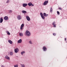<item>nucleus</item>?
Masks as SVG:
<instances>
[{"instance_id":"obj_3","label":"nucleus","mask_w":67,"mask_h":67,"mask_svg":"<svg viewBox=\"0 0 67 67\" xmlns=\"http://www.w3.org/2000/svg\"><path fill=\"white\" fill-rule=\"evenodd\" d=\"M40 14L41 15V18H42V19H45V17L43 15V13H40Z\"/></svg>"},{"instance_id":"obj_17","label":"nucleus","mask_w":67,"mask_h":67,"mask_svg":"<svg viewBox=\"0 0 67 67\" xmlns=\"http://www.w3.org/2000/svg\"><path fill=\"white\" fill-rule=\"evenodd\" d=\"M5 58L7 59H9V60H10V58L8 57V56L6 55L5 57Z\"/></svg>"},{"instance_id":"obj_6","label":"nucleus","mask_w":67,"mask_h":67,"mask_svg":"<svg viewBox=\"0 0 67 67\" xmlns=\"http://www.w3.org/2000/svg\"><path fill=\"white\" fill-rule=\"evenodd\" d=\"M43 49L44 51H46V50H47V48L45 46L43 47Z\"/></svg>"},{"instance_id":"obj_33","label":"nucleus","mask_w":67,"mask_h":67,"mask_svg":"<svg viewBox=\"0 0 67 67\" xmlns=\"http://www.w3.org/2000/svg\"><path fill=\"white\" fill-rule=\"evenodd\" d=\"M34 4H31V6H32V7H33V6H34Z\"/></svg>"},{"instance_id":"obj_14","label":"nucleus","mask_w":67,"mask_h":67,"mask_svg":"<svg viewBox=\"0 0 67 67\" xmlns=\"http://www.w3.org/2000/svg\"><path fill=\"white\" fill-rule=\"evenodd\" d=\"M22 42V40L20 39L19 40H18V43H21Z\"/></svg>"},{"instance_id":"obj_26","label":"nucleus","mask_w":67,"mask_h":67,"mask_svg":"<svg viewBox=\"0 0 67 67\" xmlns=\"http://www.w3.org/2000/svg\"><path fill=\"white\" fill-rule=\"evenodd\" d=\"M53 35H54V36H55V35H56V34L55 33H53Z\"/></svg>"},{"instance_id":"obj_2","label":"nucleus","mask_w":67,"mask_h":67,"mask_svg":"<svg viewBox=\"0 0 67 67\" xmlns=\"http://www.w3.org/2000/svg\"><path fill=\"white\" fill-rule=\"evenodd\" d=\"M48 1H46L43 4V5H47V4H48Z\"/></svg>"},{"instance_id":"obj_12","label":"nucleus","mask_w":67,"mask_h":67,"mask_svg":"<svg viewBox=\"0 0 67 67\" xmlns=\"http://www.w3.org/2000/svg\"><path fill=\"white\" fill-rule=\"evenodd\" d=\"M8 42L10 44H12L13 43V42H12V41H11V40H8Z\"/></svg>"},{"instance_id":"obj_28","label":"nucleus","mask_w":67,"mask_h":67,"mask_svg":"<svg viewBox=\"0 0 67 67\" xmlns=\"http://www.w3.org/2000/svg\"><path fill=\"white\" fill-rule=\"evenodd\" d=\"M23 27H20V30H22V29H23Z\"/></svg>"},{"instance_id":"obj_35","label":"nucleus","mask_w":67,"mask_h":67,"mask_svg":"<svg viewBox=\"0 0 67 67\" xmlns=\"http://www.w3.org/2000/svg\"><path fill=\"white\" fill-rule=\"evenodd\" d=\"M66 38H65V41H66Z\"/></svg>"},{"instance_id":"obj_5","label":"nucleus","mask_w":67,"mask_h":67,"mask_svg":"<svg viewBox=\"0 0 67 67\" xmlns=\"http://www.w3.org/2000/svg\"><path fill=\"white\" fill-rule=\"evenodd\" d=\"M26 18L27 19V20L28 21H30V20H31V19H30V17L29 16H26Z\"/></svg>"},{"instance_id":"obj_32","label":"nucleus","mask_w":67,"mask_h":67,"mask_svg":"<svg viewBox=\"0 0 67 67\" xmlns=\"http://www.w3.org/2000/svg\"><path fill=\"white\" fill-rule=\"evenodd\" d=\"M1 67H4V66L3 65H1Z\"/></svg>"},{"instance_id":"obj_21","label":"nucleus","mask_w":67,"mask_h":67,"mask_svg":"<svg viewBox=\"0 0 67 67\" xmlns=\"http://www.w3.org/2000/svg\"><path fill=\"white\" fill-rule=\"evenodd\" d=\"M24 53H25V52L24 51H23L21 53V55H23V54H24Z\"/></svg>"},{"instance_id":"obj_20","label":"nucleus","mask_w":67,"mask_h":67,"mask_svg":"<svg viewBox=\"0 0 67 67\" xmlns=\"http://www.w3.org/2000/svg\"><path fill=\"white\" fill-rule=\"evenodd\" d=\"M7 33L8 34V35H10V33L8 31H6Z\"/></svg>"},{"instance_id":"obj_30","label":"nucleus","mask_w":67,"mask_h":67,"mask_svg":"<svg viewBox=\"0 0 67 67\" xmlns=\"http://www.w3.org/2000/svg\"><path fill=\"white\" fill-rule=\"evenodd\" d=\"M9 2V0H8L7 2H6V3H8V2Z\"/></svg>"},{"instance_id":"obj_27","label":"nucleus","mask_w":67,"mask_h":67,"mask_svg":"<svg viewBox=\"0 0 67 67\" xmlns=\"http://www.w3.org/2000/svg\"><path fill=\"white\" fill-rule=\"evenodd\" d=\"M9 13H11L12 12V11H11V10H9Z\"/></svg>"},{"instance_id":"obj_8","label":"nucleus","mask_w":67,"mask_h":67,"mask_svg":"<svg viewBox=\"0 0 67 67\" xmlns=\"http://www.w3.org/2000/svg\"><path fill=\"white\" fill-rule=\"evenodd\" d=\"M8 17L7 16H5L4 18V19L5 20H8Z\"/></svg>"},{"instance_id":"obj_31","label":"nucleus","mask_w":67,"mask_h":67,"mask_svg":"<svg viewBox=\"0 0 67 67\" xmlns=\"http://www.w3.org/2000/svg\"><path fill=\"white\" fill-rule=\"evenodd\" d=\"M29 43H30V44H32V42L31 41H29Z\"/></svg>"},{"instance_id":"obj_18","label":"nucleus","mask_w":67,"mask_h":67,"mask_svg":"<svg viewBox=\"0 0 67 67\" xmlns=\"http://www.w3.org/2000/svg\"><path fill=\"white\" fill-rule=\"evenodd\" d=\"M50 12H53V9L51 7V9H50Z\"/></svg>"},{"instance_id":"obj_4","label":"nucleus","mask_w":67,"mask_h":67,"mask_svg":"<svg viewBox=\"0 0 67 67\" xmlns=\"http://www.w3.org/2000/svg\"><path fill=\"white\" fill-rule=\"evenodd\" d=\"M14 51L15 53H17L19 52V49H18V48H16L15 49Z\"/></svg>"},{"instance_id":"obj_13","label":"nucleus","mask_w":67,"mask_h":67,"mask_svg":"<svg viewBox=\"0 0 67 67\" xmlns=\"http://www.w3.org/2000/svg\"><path fill=\"white\" fill-rule=\"evenodd\" d=\"M19 34L20 36H23V34L22 33L20 32Z\"/></svg>"},{"instance_id":"obj_9","label":"nucleus","mask_w":67,"mask_h":67,"mask_svg":"<svg viewBox=\"0 0 67 67\" xmlns=\"http://www.w3.org/2000/svg\"><path fill=\"white\" fill-rule=\"evenodd\" d=\"M0 23H2V22H3V19H2V17L0 18Z\"/></svg>"},{"instance_id":"obj_10","label":"nucleus","mask_w":67,"mask_h":67,"mask_svg":"<svg viewBox=\"0 0 67 67\" xmlns=\"http://www.w3.org/2000/svg\"><path fill=\"white\" fill-rule=\"evenodd\" d=\"M23 5L24 7H26V6L27 5V4L24 3L23 4Z\"/></svg>"},{"instance_id":"obj_1","label":"nucleus","mask_w":67,"mask_h":67,"mask_svg":"<svg viewBox=\"0 0 67 67\" xmlns=\"http://www.w3.org/2000/svg\"><path fill=\"white\" fill-rule=\"evenodd\" d=\"M25 34H26V35H27V36H29L31 35V33L28 30H27L25 33Z\"/></svg>"},{"instance_id":"obj_11","label":"nucleus","mask_w":67,"mask_h":67,"mask_svg":"<svg viewBox=\"0 0 67 67\" xmlns=\"http://www.w3.org/2000/svg\"><path fill=\"white\" fill-rule=\"evenodd\" d=\"M43 15L45 17H46L48 15V14H46L45 13H43Z\"/></svg>"},{"instance_id":"obj_16","label":"nucleus","mask_w":67,"mask_h":67,"mask_svg":"<svg viewBox=\"0 0 67 67\" xmlns=\"http://www.w3.org/2000/svg\"><path fill=\"white\" fill-rule=\"evenodd\" d=\"M32 4V3L31 2H30L28 4V5L29 7H31Z\"/></svg>"},{"instance_id":"obj_29","label":"nucleus","mask_w":67,"mask_h":67,"mask_svg":"<svg viewBox=\"0 0 67 67\" xmlns=\"http://www.w3.org/2000/svg\"><path fill=\"white\" fill-rule=\"evenodd\" d=\"M59 10H62V9L60 7L59 8Z\"/></svg>"},{"instance_id":"obj_15","label":"nucleus","mask_w":67,"mask_h":67,"mask_svg":"<svg viewBox=\"0 0 67 67\" xmlns=\"http://www.w3.org/2000/svg\"><path fill=\"white\" fill-rule=\"evenodd\" d=\"M17 18L18 20H20L21 19V16H20V15H19L18 16Z\"/></svg>"},{"instance_id":"obj_22","label":"nucleus","mask_w":67,"mask_h":67,"mask_svg":"<svg viewBox=\"0 0 67 67\" xmlns=\"http://www.w3.org/2000/svg\"><path fill=\"white\" fill-rule=\"evenodd\" d=\"M10 55H13V53L12 52H10Z\"/></svg>"},{"instance_id":"obj_23","label":"nucleus","mask_w":67,"mask_h":67,"mask_svg":"<svg viewBox=\"0 0 67 67\" xmlns=\"http://www.w3.org/2000/svg\"><path fill=\"white\" fill-rule=\"evenodd\" d=\"M24 24H22L21 25V27H24Z\"/></svg>"},{"instance_id":"obj_24","label":"nucleus","mask_w":67,"mask_h":67,"mask_svg":"<svg viewBox=\"0 0 67 67\" xmlns=\"http://www.w3.org/2000/svg\"><path fill=\"white\" fill-rule=\"evenodd\" d=\"M57 13L58 15H59L60 13H59V12L58 11H57Z\"/></svg>"},{"instance_id":"obj_19","label":"nucleus","mask_w":67,"mask_h":67,"mask_svg":"<svg viewBox=\"0 0 67 67\" xmlns=\"http://www.w3.org/2000/svg\"><path fill=\"white\" fill-rule=\"evenodd\" d=\"M22 12L23 13H26V12L25 10H23L22 11Z\"/></svg>"},{"instance_id":"obj_34","label":"nucleus","mask_w":67,"mask_h":67,"mask_svg":"<svg viewBox=\"0 0 67 67\" xmlns=\"http://www.w3.org/2000/svg\"><path fill=\"white\" fill-rule=\"evenodd\" d=\"M25 67L24 65H22V67Z\"/></svg>"},{"instance_id":"obj_25","label":"nucleus","mask_w":67,"mask_h":67,"mask_svg":"<svg viewBox=\"0 0 67 67\" xmlns=\"http://www.w3.org/2000/svg\"><path fill=\"white\" fill-rule=\"evenodd\" d=\"M14 67H18V65H14Z\"/></svg>"},{"instance_id":"obj_7","label":"nucleus","mask_w":67,"mask_h":67,"mask_svg":"<svg viewBox=\"0 0 67 67\" xmlns=\"http://www.w3.org/2000/svg\"><path fill=\"white\" fill-rule=\"evenodd\" d=\"M52 25H53V27H56V24H55V22H53V23H52Z\"/></svg>"}]
</instances>
